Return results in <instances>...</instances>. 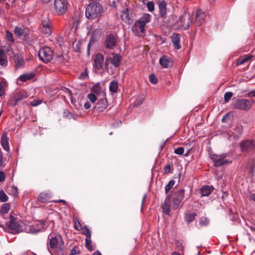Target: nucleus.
<instances>
[{
  "label": "nucleus",
  "instance_id": "f257e3e1",
  "mask_svg": "<svg viewBox=\"0 0 255 255\" xmlns=\"http://www.w3.org/2000/svg\"><path fill=\"white\" fill-rule=\"evenodd\" d=\"M48 240V249L52 255H65L64 241L60 234L51 233Z\"/></svg>",
  "mask_w": 255,
  "mask_h": 255
},
{
  "label": "nucleus",
  "instance_id": "f03ea898",
  "mask_svg": "<svg viewBox=\"0 0 255 255\" xmlns=\"http://www.w3.org/2000/svg\"><path fill=\"white\" fill-rule=\"evenodd\" d=\"M103 10V7L99 3L91 2L86 8V16L88 19H95L101 15Z\"/></svg>",
  "mask_w": 255,
  "mask_h": 255
},
{
  "label": "nucleus",
  "instance_id": "7ed1b4c3",
  "mask_svg": "<svg viewBox=\"0 0 255 255\" xmlns=\"http://www.w3.org/2000/svg\"><path fill=\"white\" fill-rule=\"evenodd\" d=\"M4 223L7 225L8 228L14 233H18L24 231L25 224L23 222L18 220L16 218L11 215H9V221H5Z\"/></svg>",
  "mask_w": 255,
  "mask_h": 255
},
{
  "label": "nucleus",
  "instance_id": "20e7f679",
  "mask_svg": "<svg viewBox=\"0 0 255 255\" xmlns=\"http://www.w3.org/2000/svg\"><path fill=\"white\" fill-rule=\"evenodd\" d=\"M47 227L45 221L40 220L31 225L25 224L24 232L30 234H37L42 230H45Z\"/></svg>",
  "mask_w": 255,
  "mask_h": 255
},
{
  "label": "nucleus",
  "instance_id": "39448f33",
  "mask_svg": "<svg viewBox=\"0 0 255 255\" xmlns=\"http://www.w3.org/2000/svg\"><path fill=\"white\" fill-rule=\"evenodd\" d=\"M229 156V153H223L220 155L211 154L210 157L216 167L221 166L225 164L231 162V160L227 158Z\"/></svg>",
  "mask_w": 255,
  "mask_h": 255
},
{
  "label": "nucleus",
  "instance_id": "423d86ee",
  "mask_svg": "<svg viewBox=\"0 0 255 255\" xmlns=\"http://www.w3.org/2000/svg\"><path fill=\"white\" fill-rule=\"evenodd\" d=\"M38 55L44 62L48 63L53 58V52L50 47L44 46L40 49Z\"/></svg>",
  "mask_w": 255,
  "mask_h": 255
},
{
  "label": "nucleus",
  "instance_id": "0eeeda50",
  "mask_svg": "<svg viewBox=\"0 0 255 255\" xmlns=\"http://www.w3.org/2000/svg\"><path fill=\"white\" fill-rule=\"evenodd\" d=\"M67 0H54V8L57 15H63L67 10Z\"/></svg>",
  "mask_w": 255,
  "mask_h": 255
},
{
  "label": "nucleus",
  "instance_id": "6e6552de",
  "mask_svg": "<svg viewBox=\"0 0 255 255\" xmlns=\"http://www.w3.org/2000/svg\"><path fill=\"white\" fill-rule=\"evenodd\" d=\"M190 14L189 12L185 11L178 20L177 23L180 29L187 30L190 27Z\"/></svg>",
  "mask_w": 255,
  "mask_h": 255
},
{
  "label": "nucleus",
  "instance_id": "1a4fd4ad",
  "mask_svg": "<svg viewBox=\"0 0 255 255\" xmlns=\"http://www.w3.org/2000/svg\"><path fill=\"white\" fill-rule=\"evenodd\" d=\"M28 97L27 93H16L8 101V105L11 107L15 106Z\"/></svg>",
  "mask_w": 255,
  "mask_h": 255
},
{
  "label": "nucleus",
  "instance_id": "9d476101",
  "mask_svg": "<svg viewBox=\"0 0 255 255\" xmlns=\"http://www.w3.org/2000/svg\"><path fill=\"white\" fill-rule=\"evenodd\" d=\"M252 103L248 99H238L234 102V106L237 109L248 111L252 107Z\"/></svg>",
  "mask_w": 255,
  "mask_h": 255
},
{
  "label": "nucleus",
  "instance_id": "9b49d317",
  "mask_svg": "<svg viewBox=\"0 0 255 255\" xmlns=\"http://www.w3.org/2000/svg\"><path fill=\"white\" fill-rule=\"evenodd\" d=\"M118 37L114 34H109L105 41V46L108 49H114L118 43Z\"/></svg>",
  "mask_w": 255,
  "mask_h": 255
},
{
  "label": "nucleus",
  "instance_id": "f8f14e48",
  "mask_svg": "<svg viewBox=\"0 0 255 255\" xmlns=\"http://www.w3.org/2000/svg\"><path fill=\"white\" fill-rule=\"evenodd\" d=\"M241 150L243 152H247L254 149L255 148V140L247 139L240 143Z\"/></svg>",
  "mask_w": 255,
  "mask_h": 255
},
{
  "label": "nucleus",
  "instance_id": "ddd939ff",
  "mask_svg": "<svg viewBox=\"0 0 255 255\" xmlns=\"http://www.w3.org/2000/svg\"><path fill=\"white\" fill-rule=\"evenodd\" d=\"M184 196V190L180 189L178 190L174 195L172 207L174 209L178 208L179 204L182 201Z\"/></svg>",
  "mask_w": 255,
  "mask_h": 255
},
{
  "label": "nucleus",
  "instance_id": "4468645a",
  "mask_svg": "<svg viewBox=\"0 0 255 255\" xmlns=\"http://www.w3.org/2000/svg\"><path fill=\"white\" fill-rule=\"evenodd\" d=\"M131 31L133 34L136 36L143 35L145 33V29L137 20L135 21L132 25Z\"/></svg>",
  "mask_w": 255,
  "mask_h": 255
},
{
  "label": "nucleus",
  "instance_id": "2eb2a0df",
  "mask_svg": "<svg viewBox=\"0 0 255 255\" xmlns=\"http://www.w3.org/2000/svg\"><path fill=\"white\" fill-rule=\"evenodd\" d=\"M41 32L46 36H49L52 33L50 26V20L49 19L43 20L41 22Z\"/></svg>",
  "mask_w": 255,
  "mask_h": 255
},
{
  "label": "nucleus",
  "instance_id": "dca6fc26",
  "mask_svg": "<svg viewBox=\"0 0 255 255\" xmlns=\"http://www.w3.org/2000/svg\"><path fill=\"white\" fill-rule=\"evenodd\" d=\"M205 17V14L201 9L197 10L195 19V24L196 26H201L204 22V19Z\"/></svg>",
  "mask_w": 255,
  "mask_h": 255
},
{
  "label": "nucleus",
  "instance_id": "f3484780",
  "mask_svg": "<svg viewBox=\"0 0 255 255\" xmlns=\"http://www.w3.org/2000/svg\"><path fill=\"white\" fill-rule=\"evenodd\" d=\"M159 63L163 68H168L172 66L173 61L171 58L163 56L159 59Z\"/></svg>",
  "mask_w": 255,
  "mask_h": 255
},
{
  "label": "nucleus",
  "instance_id": "a211bd4d",
  "mask_svg": "<svg viewBox=\"0 0 255 255\" xmlns=\"http://www.w3.org/2000/svg\"><path fill=\"white\" fill-rule=\"evenodd\" d=\"M103 55L101 53L97 54L94 59V68L97 69L98 70L100 69L103 67Z\"/></svg>",
  "mask_w": 255,
  "mask_h": 255
},
{
  "label": "nucleus",
  "instance_id": "6ab92c4d",
  "mask_svg": "<svg viewBox=\"0 0 255 255\" xmlns=\"http://www.w3.org/2000/svg\"><path fill=\"white\" fill-rule=\"evenodd\" d=\"M15 35L18 37L23 36L26 37L28 35V33L26 31V28L23 25L20 26H15L14 29Z\"/></svg>",
  "mask_w": 255,
  "mask_h": 255
},
{
  "label": "nucleus",
  "instance_id": "aec40b11",
  "mask_svg": "<svg viewBox=\"0 0 255 255\" xmlns=\"http://www.w3.org/2000/svg\"><path fill=\"white\" fill-rule=\"evenodd\" d=\"M108 107V102L106 99L103 98L98 101L96 104L95 109L99 112L103 111Z\"/></svg>",
  "mask_w": 255,
  "mask_h": 255
},
{
  "label": "nucleus",
  "instance_id": "412c9836",
  "mask_svg": "<svg viewBox=\"0 0 255 255\" xmlns=\"http://www.w3.org/2000/svg\"><path fill=\"white\" fill-rule=\"evenodd\" d=\"M121 17L123 21L130 24L132 22V19L129 15V9L128 7L124 8L122 11Z\"/></svg>",
  "mask_w": 255,
  "mask_h": 255
},
{
  "label": "nucleus",
  "instance_id": "4be33fe9",
  "mask_svg": "<svg viewBox=\"0 0 255 255\" xmlns=\"http://www.w3.org/2000/svg\"><path fill=\"white\" fill-rule=\"evenodd\" d=\"M151 19V15L148 13H144L142 16L137 20V22L145 29L146 24L150 22Z\"/></svg>",
  "mask_w": 255,
  "mask_h": 255
},
{
  "label": "nucleus",
  "instance_id": "5701e85b",
  "mask_svg": "<svg viewBox=\"0 0 255 255\" xmlns=\"http://www.w3.org/2000/svg\"><path fill=\"white\" fill-rule=\"evenodd\" d=\"M160 16L163 18H165L167 14V3L165 0L160 1L158 4Z\"/></svg>",
  "mask_w": 255,
  "mask_h": 255
},
{
  "label": "nucleus",
  "instance_id": "b1692460",
  "mask_svg": "<svg viewBox=\"0 0 255 255\" xmlns=\"http://www.w3.org/2000/svg\"><path fill=\"white\" fill-rule=\"evenodd\" d=\"M113 56L112 57H110V62L115 67H118L122 60V56L119 54L114 53Z\"/></svg>",
  "mask_w": 255,
  "mask_h": 255
},
{
  "label": "nucleus",
  "instance_id": "393cba45",
  "mask_svg": "<svg viewBox=\"0 0 255 255\" xmlns=\"http://www.w3.org/2000/svg\"><path fill=\"white\" fill-rule=\"evenodd\" d=\"M8 140V139L6 133L5 132H3L0 138V144L3 149L6 151L9 150Z\"/></svg>",
  "mask_w": 255,
  "mask_h": 255
},
{
  "label": "nucleus",
  "instance_id": "a878e982",
  "mask_svg": "<svg viewBox=\"0 0 255 255\" xmlns=\"http://www.w3.org/2000/svg\"><path fill=\"white\" fill-rule=\"evenodd\" d=\"M7 56L4 53V50L3 48H0V66L1 67H5L7 65Z\"/></svg>",
  "mask_w": 255,
  "mask_h": 255
},
{
  "label": "nucleus",
  "instance_id": "bb28decb",
  "mask_svg": "<svg viewBox=\"0 0 255 255\" xmlns=\"http://www.w3.org/2000/svg\"><path fill=\"white\" fill-rule=\"evenodd\" d=\"M24 63L23 57L21 54H17L15 56V67L16 69L23 67Z\"/></svg>",
  "mask_w": 255,
  "mask_h": 255
},
{
  "label": "nucleus",
  "instance_id": "cd10ccee",
  "mask_svg": "<svg viewBox=\"0 0 255 255\" xmlns=\"http://www.w3.org/2000/svg\"><path fill=\"white\" fill-rule=\"evenodd\" d=\"M214 190V187L212 186H204L200 190L201 196H208Z\"/></svg>",
  "mask_w": 255,
  "mask_h": 255
},
{
  "label": "nucleus",
  "instance_id": "c85d7f7f",
  "mask_svg": "<svg viewBox=\"0 0 255 255\" xmlns=\"http://www.w3.org/2000/svg\"><path fill=\"white\" fill-rule=\"evenodd\" d=\"M163 212L167 215H169L170 212V200L167 197L162 205Z\"/></svg>",
  "mask_w": 255,
  "mask_h": 255
},
{
  "label": "nucleus",
  "instance_id": "c756f323",
  "mask_svg": "<svg viewBox=\"0 0 255 255\" xmlns=\"http://www.w3.org/2000/svg\"><path fill=\"white\" fill-rule=\"evenodd\" d=\"M180 35L179 34L173 33L171 36L172 41L177 49H179L181 48L180 44Z\"/></svg>",
  "mask_w": 255,
  "mask_h": 255
},
{
  "label": "nucleus",
  "instance_id": "7c9ffc66",
  "mask_svg": "<svg viewBox=\"0 0 255 255\" xmlns=\"http://www.w3.org/2000/svg\"><path fill=\"white\" fill-rule=\"evenodd\" d=\"M243 131V127L241 126H237L234 128L232 131L234 138L237 139L242 134Z\"/></svg>",
  "mask_w": 255,
  "mask_h": 255
},
{
  "label": "nucleus",
  "instance_id": "2f4dec72",
  "mask_svg": "<svg viewBox=\"0 0 255 255\" xmlns=\"http://www.w3.org/2000/svg\"><path fill=\"white\" fill-rule=\"evenodd\" d=\"M253 55H246L244 56L239 58L236 61V65L237 66L244 64L245 63L248 62L253 58Z\"/></svg>",
  "mask_w": 255,
  "mask_h": 255
},
{
  "label": "nucleus",
  "instance_id": "473e14b6",
  "mask_svg": "<svg viewBox=\"0 0 255 255\" xmlns=\"http://www.w3.org/2000/svg\"><path fill=\"white\" fill-rule=\"evenodd\" d=\"M10 205L9 203H5L2 205L1 210H0V213L1 215V217L4 219L6 220V218L5 217V215L6 214L9 210Z\"/></svg>",
  "mask_w": 255,
  "mask_h": 255
},
{
  "label": "nucleus",
  "instance_id": "72a5a7b5",
  "mask_svg": "<svg viewBox=\"0 0 255 255\" xmlns=\"http://www.w3.org/2000/svg\"><path fill=\"white\" fill-rule=\"evenodd\" d=\"M34 76V74L32 73H26L21 75L18 78V80L22 82H26L29 80L32 79Z\"/></svg>",
  "mask_w": 255,
  "mask_h": 255
},
{
  "label": "nucleus",
  "instance_id": "f704fd0d",
  "mask_svg": "<svg viewBox=\"0 0 255 255\" xmlns=\"http://www.w3.org/2000/svg\"><path fill=\"white\" fill-rule=\"evenodd\" d=\"M118 89V82L116 81H112L111 82L109 89L110 91L114 93H115L117 92Z\"/></svg>",
  "mask_w": 255,
  "mask_h": 255
},
{
  "label": "nucleus",
  "instance_id": "c9c22d12",
  "mask_svg": "<svg viewBox=\"0 0 255 255\" xmlns=\"http://www.w3.org/2000/svg\"><path fill=\"white\" fill-rule=\"evenodd\" d=\"M196 215L197 214L195 213H187L185 216V220L187 223H190L195 219Z\"/></svg>",
  "mask_w": 255,
  "mask_h": 255
},
{
  "label": "nucleus",
  "instance_id": "e433bc0d",
  "mask_svg": "<svg viewBox=\"0 0 255 255\" xmlns=\"http://www.w3.org/2000/svg\"><path fill=\"white\" fill-rule=\"evenodd\" d=\"M38 200L42 203H45L49 199L48 195L47 193H41L38 196Z\"/></svg>",
  "mask_w": 255,
  "mask_h": 255
},
{
  "label": "nucleus",
  "instance_id": "4c0bfd02",
  "mask_svg": "<svg viewBox=\"0 0 255 255\" xmlns=\"http://www.w3.org/2000/svg\"><path fill=\"white\" fill-rule=\"evenodd\" d=\"M0 48H3V49L4 50V53L6 52L8 55L13 53L12 48L9 44H6L4 46H1Z\"/></svg>",
  "mask_w": 255,
  "mask_h": 255
},
{
  "label": "nucleus",
  "instance_id": "58836bf2",
  "mask_svg": "<svg viewBox=\"0 0 255 255\" xmlns=\"http://www.w3.org/2000/svg\"><path fill=\"white\" fill-rule=\"evenodd\" d=\"M8 196L6 195L3 190L0 191V201L1 202H4L8 200Z\"/></svg>",
  "mask_w": 255,
  "mask_h": 255
},
{
  "label": "nucleus",
  "instance_id": "ea45409f",
  "mask_svg": "<svg viewBox=\"0 0 255 255\" xmlns=\"http://www.w3.org/2000/svg\"><path fill=\"white\" fill-rule=\"evenodd\" d=\"M175 181L173 180H170L168 183L165 187V191L166 193H167L169 191L174 185Z\"/></svg>",
  "mask_w": 255,
  "mask_h": 255
},
{
  "label": "nucleus",
  "instance_id": "a19ab883",
  "mask_svg": "<svg viewBox=\"0 0 255 255\" xmlns=\"http://www.w3.org/2000/svg\"><path fill=\"white\" fill-rule=\"evenodd\" d=\"M82 230H83V234L87 238H91V234L90 230L86 226L83 227Z\"/></svg>",
  "mask_w": 255,
  "mask_h": 255
},
{
  "label": "nucleus",
  "instance_id": "79ce46f5",
  "mask_svg": "<svg viewBox=\"0 0 255 255\" xmlns=\"http://www.w3.org/2000/svg\"><path fill=\"white\" fill-rule=\"evenodd\" d=\"M80 253L79 248L77 246H75L71 250L70 255H79Z\"/></svg>",
  "mask_w": 255,
  "mask_h": 255
},
{
  "label": "nucleus",
  "instance_id": "37998d69",
  "mask_svg": "<svg viewBox=\"0 0 255 255\" xmlns=\"http://www.w3.org/2000/svg\"><path fill=\"white\" fill-rule=\"evenodd\" d=\"M233 93L231 92H226L224 95V100L226 103L228 102L232 97L233 96Z\"/></svg>",
  "mask_w": 255,
  "mask_h": 255
},
{
  "label": "nucleus",
  "instance_id": "c03bdc74",
  "mask_svg": "<svg viewBox=\"0 0 255 255\" xmlns=\"http://www.w3.org/2000/svg\"><path fill=\"white\" fill-rule=\"evenodd\" d=\"M6 37L7 40L11 42H14V39L13 38V34L11 32H9L8 30L6 31Z\"/></svg>",
  "mask_w": 255,
  "mask_h": 255
},
{
  "label": "nucleus",
  "instance_id": "a18cd8bd",
  "mask_svg": "<svg viewBox=\"0 0 255 255\" xmlns=\"http://www.w3.org/2000/svg\"><path fill=\"white\" fill-rule=\"evenodd\" d=\"M147 7L149 11H153L154 9V4L153 1H148L146 3Z\"/></svg>",
  "mask_w": 255,
  "mask_h": 255
},
{
  "label": "nucleus",
  "instance_id": "49530a36",
  "mask_svg": "<svg viewBox=\"0 0 255 255\" xmlns=\"http://www.w3.org/2000/svg\"><path fill=\"white\" fill-rule=\"evenodd\" d=\"M149 80L151 83H152V84H157L158 81L157 79L156 78L155 76L153 74L149 75Z\"/></svg>",
  "mask_w": 255,
  "mask_h": 255
},
{
  "label": "nucleus",
  "instance_id": "de8ad7c7",
  "mask_svg": "<svg viewBox=\"0 0 255 255\" xmlns=\"http://www.w3.org/2000/svg\"><path fill=\"white\" fill-rule=\"evenodd\" d=\"M88 98L89 99V100L92 103H94L97 99L96 95L92 93L89 94L88 95Z\"/></svg>",
  "mask_w": 255,
  "mask_h": 255
},
{
  "label": "nucleus",
  "instance_id": "09e8293b",
  "mask_svg": "<svg viewBox=\"0 0 255 255\" xmlns=\"http://www.w3.org/2000/svg\"><path fill=\"white\" fill-rule=\"evenodd\" d=\"M184 151V148L183 147H179L175 149L174 153L178 155H182Z\"/></svg>",
  "mask_w": 255,
  "mask_h": 255
},
{
  "label": "nucleus",
  "instance_id": "8fccbe9b",
  "mask_svg": "<svg viewBox=\"0 0 255 255\" xmlns=\"http://www.w3.org/2000/svg\"><path fill=\"white\" fill-rule=\"evenodd\" d=\"M42 102V101L41 100H34L33 101L30 102V105L33 107H36L41 104Z\"/></svg>",
  "mask_w": 255,
  "mask_h": 255
},
{
  "label": "nucleus",
  "instance_id": "3c124183",
  "mask_svg": "<svg viewBox=\"0 0 255 255\" xmlns=\"http://www.w3.org/2000/svg\"><path fill=\"white\" fill-rule=\"evenodd\" d=\"M144 98L142 97H140L139 98L137 99L134 102V106L137 107L140 105L142 102L143 101Z\"/></svg>",
  "mask_w": 255,
  "mask_h": 255
},
{
  "label": "nucleus",
  "instance_id": "603ef678",
  "mask_svg": "<svg viewBox=\"0 0 255 255\" xmlns=\"http://www.w3.org/2000/svg\"><path fill=\"white\" fill-rule=\"evenodd\" d=\"M74 226L75 229L78 231H80L83 228L80 222L79 221H76L75 222Z\"/></svg>",
  "mask_w": 255,
  "mask_h": 255
},
{
  "label": "nucleus",
  "instance_id": "864d4df0",
  "mask_svg": "<svg viewBox=\"0 0 255 255\" xmlns=\"http://www.w3.org/2000/svg\"><path fill=\"white\" fill-rule=\"evenodd\" d=\"M209 222L206 218H202L200 220V224L202 226H206L208 224Z\"/></svg>",
  "mask_w": 255,
  "mask_h": 255
},
{
  "label": "nucleus",
  "instance_id": "5fc2aeb1",
  "mask_svg": "<svg viewBox=\"0 0 255 255\" xmlns=\"http://www.w3.org/2000/svg\"><path fill=\"white\" fill-rule=\"evenodd\" d=\"M101 90V89L99 84H97V85L94 86L93 87V91L94 92L99 93H100Z\"/></svg>",
  "mask_w": 255,
  "mask_h": 255
},
{
  "label": "nucleus",
  "instance_id": "6e6d98bb",
  "mask_svg": "<svg viewBox=\"0 0 255 255\" xmlns=\"http://www.w3.org/2000/svg\"><path fill=\"white\" fill-rule=\"evenodd\" d=\"M171 171L170 170V165L169 164L165 166L164 168V173L165 174L169 173Z\"/></svg>",
  "mask_w": 255,
  "mask_h": 255
},
{
  "label": "nucleus",
  "instance_id": "4d7b16f0",
  "mask_svg": "<svg viewBox=\"0 0 255 255\" xmlns=\"http://www.w3.org/2000/svg\"><path fill=\"white\" fill-rule=\"evenodd\" d=\"M91 241L88 239V238L86 239V245L87 249L89 250H92V247L91 246Z\"/></svg>",
  "mask_w": 255,
  "mask_h": 255
},
{
  "label": "nucleus",
  "instance_id": "13d9d810",
  "mask_svg": "<svg viewBox=\"0 0 255 255\" xmlns=\"http://www.w3.org/2000/svg\"><path fill=\"white\" fill-rule=\"evenodd\" d=\"M7 86V83L5 81L2 80L0 83V92H1L2 90L4 88Z\"/></svg>",
  "mask_w": 255,
  "mask_h": 255
},
{
  "label": "nucleus",
  "instance_id": "bf43d9fd",
  "mask_svg": "<svg viewBox=\"0 0 255 255\" xmlns=\"http://www.w3.org/2000/svg\"><path fill=\"white\" fill-rule=\"evenodd\" d=\"M5 179V174L3 171H0V182H3Z\"/></svg>",
  "mask_w": 255,
  "mask_h": 255
},
{
  "label": "nucleus",
  "instance_id": "052dcab7",
  "mask_svg": "<svg viewBox=\"0 0 255 255\" xmlns=\"http://www.w3.org/2000/svg\"><path fill=\"white\" fill-rule=\"evenodd\" d=\"M88 77V75L87 71H85V72L82 73L80 76V78H82L83 79H87Z\"/></svg>",
  "mask_w": 255,
  "mask_h": 255
},
{
  "label": "nucleus",
  "instance_id": "680f3d73",
  "mask_svg": "<svg viewBox=\"0 0 255 255\" xmlns=\"http://www.w3.org/2000/svg\"><path fill=\"white\" fill-rule=\"evenodd\" d=\"M4 165L3 161V154L1 151H0V166H4Z\"/></svg>",
  "mask_w": 255,
  "mask_h": 255
},
{
  "label": "nucleus",
  "instance_id": "e2e57ef3",
  "mask_svg": "<svg viewBox=\"0 0 255 255\" xmlns=\"http://www.w3.org/2000/svg\"><path fill=\"white\" fill-rule=\"evenodd\" d=\"M11 191L13 194H18V189H17V187L13 186L11 187Z\"/></svg>",
  "mask_w": 255,
  "mask_h": 255
},
{
  "label": "nucleus",
  "instance_id": "0e129e2a",
  "mask_svg": "<svg viewBox=\"0 0 255 255\" xmlns=\"http://www.w3.org/2000/svg\"><path fill=\"white\" fill-rule=\"evenodd\" d=\"M248 96L249 97H255V89L252 90L251 92H250L248 94Z\"/></svg>",
  "mask_w": 255,
  "mask_h": 255
},
{
  "label": "nucleus",
  "instance_id": "69168bd1",
  "mask_svg": "<svg viewBox=\"0 0 255 255\" xmlns=\"http://www.w3.org/2000/svg\"><path fill=\"white\" fill-rule=\"evenodd\" d=\"M84 108L85 109L88 110L91 108V104L89 102H87L84 104Z\"/></svg>",
  "mask_w": 255,
  "mask_h": 255
},
{
  "label": "nucleus",
  "instance_id": "338daca9",
  "mask_svg": "<svg viewBox=\"0 0 255 255\" xmlns=\"http://www.w3.org/2000/svg\"><path fill=\"white\" fill-rule=\"evenodd\" d=\"M110 62V57H109L108 58H107L106 59L105 62V65L106 67L108 66Z\"/></svg>",
  "mask_w": 255,
  "mask_h": 255
},
{
  "label": "nucleus",
  "instance_id": "774afa93",
  "mask_svg": "<svg viewBox=\"0 0 255 255\" xmlns=\"http://www.w3.org/2000/svg\"><path fill=\"white\" fill-rule=\"evenodd\" d=\"M93 255H102L99 251H97L93 254Z\"/></svg>",
  "mask_w": 255,
  "mask_h": 255
}]
</instances>
